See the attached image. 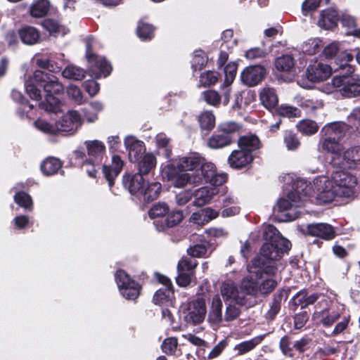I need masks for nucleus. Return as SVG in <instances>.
<instances>
[{"instance_id": "obj_1", "label": "nucleus", "mask_w": 360, "mask_h": 360, "mask_svg": "<svg viewBox=\"0 0 360 360\" xmlns=\"http://www.w3.org/2000/svg\"><path fill=\"white\" fill-rule=\"evenodd\" d=\"M356 178L343 170L333 172L330 178L321 175L314 179L311 184L312 194L321 202H330L336 198H350L354 195Z\"/></svg>"}, {"instance_id": "obj_2", "label": "nucleus", "mask_w": 360, "mask_h": 360, "mask_svg": "<svg viewBox=\"0 0 360 360\" xmlns=\"http://www.w3.org/2000/svg\"><path fill=\"white\" fill-rule=\"evenodd\" d=\"M41 86L46 93L45 101L39 107L45 111L58 113L61 111L62 103L57 96L63 93V85L53 75L41 70H36L25 82L27 94L32 99L39 100L41 91L36 85Z\"/></svg>"}, {"instance_id": "obj_3", "label": "nucleus", "mask_w": 360, "mask_h": 360, "mask_svg": "<svg viewBox=\"0 0 360 360\" xmlns=\"http://www.w3.org/2000/svg\"><path fill=\"white\" fill-rule=\"evenodd\" d=\"M263 237L266 240L260 255L254 259V264L262 263V268L269 274L276 271V261L291 248V243L283 238L273 225L267 224L263 228Z\"/></svg>"}, {"instance_id": "obj_4", "label": "nucleus", "mask_w": 360, "mask_h": 360, "mask_svg": "<svg viewBox=\"0 0 360 360\" xmlns=\"http://www.w3.org/2000/svg\"><path fill=\"white\" fill-rule=\"evenodd\" d=\"M202 159L198 154L179 159L176 165H168L164 173L169 180L173 182L174 187L182 188L186 185L197 186L202 182V176L199 174V168Z\"/></svg>"}, {"instance_id": "obj_5", "label": "nucleus", "mask_w": 360, "mask_h": 360, "mask_svg": "<svg viewBox=\"0 0 360 360\" xmlns=\"http://www.w3.org/2000/svg\"><path fill=\"white\" fill-rule=\"evenodd\" d=\"M262 266V263L254 264L253 260L252 265L248 266L250 275L243 278L242 286L248 295L267 294L276 286L277 282L273 278L276 272L274 274L266 272Z\"/></svg>"}, {"instance_id": "obj_6", "label": "nucleus", "mask_w": 360, "mask_h": 360, "mask_svg": "<svg viewBox=\"0 0 360 360\" xmlns=\"http://www.w3.org/2000/svg\"><path fill=\"white\" fill-rule=\"evenodd\" d=\"M331 84L335 91L344 97L360 96V77L354 72L353 67H348L347 72L335 76Z\"/></svg>"}, {"instance_id": "obj_7", "label": "nucleus", "mask_w": 360, "mask_h": 360, "mask_svg": "<svg viewBox=\"0 0 360 360\" xmlns=\"http://www.w3.org/2000/svg\"><path fill=\"white\" fill-rule=\"evenodd\" d=\"M84 146L89 160L84 162L82 169L90 177H95L105 155V145L103 141L94 139L86 141Z\"/></svg>"}, {"instance_id": "obj_8", "label": "nucleus", "mask_w": 360, "mask_h": 360, "mask_svg": "<svg viewBox=\"0 0 360 360\" xmlns=\"http://www.w3.org/2000/svg\"><path fill=\"white\" fill-rule=\"evenodd\" d=\"M205 301L202 298L182 304L180 313L183 319L188 324L198 325L203 322L206 314Z\"/></svg>"}, {"instance_id": "obj_9", "label": "nucleus", "mask_w": 360, "mask_h": 360, "mask_svg": "<svg viewBox=\"0 0 360 360\" xmlns=\"http://www.w3.org/2000/svg\"><path fill=\"white\" fill-rule=\"evenodd\" d=\"M307 201V195H302L298 191H291L286 198H280L277 206L279 212H288L287 216L290 220L298 217L295 209L303 206Z\"/></svg>"}, {"instance_id": "obj_10", "label": "nucleus", "mask_w": 360, "mask_h": 360, "mask_svg": "<svg viewBox=\"0 0 360 360\" xmlns=\"http://www.w3.org/2000/svg\"><path fill=\"white\" fill-rule=\"evenodd\" d=\"M115 281L120 293L127 300H134L140 293V285L122 270H118L115 274Z\"/></svg>"}, {"instance_id": "obj_11", "label": "nucleus", "mask_w": 360, "mask_h": 360, "mask_svg": "<svg viewBox=\"0 0 360 360\" xmlns=\"http://www.w3.org/2000/svg\"><path fill=\"white\" fill-rule=\"evenodd\" d=\"M344 311L345 307L343 304L336 301H332L328 308L320 311H315L313 314V319L324 326H330L340 317Z\"/></svg>"}, {"instance_id": "obj_12", "label": "nucleus", "mask_w": 360, "mask_h": 360, "mask_svg": "<svg viewBox=\"0 0 360 360\" xmlns=\"http://www.w3.org/2000/svg\"><path fill=\"white\" fill-rule=\"evenodd\" d=\"M197 264V262L191 258H182L179 262L177 265L178 275L176 278L178 285L186 287L191 283Z\"/></svg>"}, {"instance_id": "obj_13", "label": "nucleus", "mask_w": 360, "mask_h": 360, "mask_svg": "<svg viewBox=\"0 0 360 360\" xmlns=\"http://www.w3.org/2000/svg\"><path fill=\"white\" fill-rule=\"evenodd\" d=\"M221 294L225 301L238 305L245 304L246 290L241 285L239 289L234 283L226 282L221 286Z\"/></svg>"}, {"instance_id": "obj_14", "label": "nucleus", "mask_w": 360, "mask_h": 360, "mask_svg": "<svg viewBox=\"0 0 360 360\" xmlns=\"http://www.w3.org/2000/svg\"><path fill=\"white\" fill-rule=\"evenodd\" d=\"M85 41L86 46V58L89 62H95V68L96 70H92L93 75H95L96 77L101 76L107 77L110 75L112 70L110 65L105 59L101 58H98L91 53L92 38H86Z\"/></svg>"}, {"instance_id": "obj_15", "label": "nucleus", "mask_w": 360, "mask_h": 360, "mask_svg": "<svg viewBox=\"0 0 360 360\" xmlns=\"http://www.w3.org/2000/svg\"><path fill=\"white\" fill-rule=\"evenodd\" d=\"M199 174L202 176V180L205 179L212 186H220L226 181V176L224 174L217 173L214 165L212 162H205L204 158L199 168Z\"/></svg>"}, {"instance_id": "obj_16", "label": "nucleus", "mask_w": 360, "mask_h": 360, "mask_svg": "<svg viewBox=\"0 0 360 360\" xmlns=\"http://www.w3.org/2000/svg\"><path fill=\"white\" fill-rule=\"evenodd\" d=\"M266 73V69L263 66L250 65L243 70L240 79L247 86H254L262 81Z\"/></svg>"}, {"instance_id": "obj_17", "label": "nucleus", "mask_w": 360, "mask_h": 360, "mask_svg": "<svg viewBox=\"0 0 360 360\" xmlns=\"http://www.w3.org/2000/svg\"><path fill=\"white\" fill-rule=\"evenodd\" d=\"M332 73V68L324 63H314L310 65L306 72L309 81L320 82L327 79Z\"/></svg>"}, {"instance_id": "obj_18", "label": "nucleus", "mask_w": 360, "mask_h": 360, "mask_svg": "<svg viewBox=\"0 0 360 360\" xmlns=\"http://www.w3.org/2000/svg\"><path fill=\"white\" fill-rule=\"evenodd\" d=\"M58 131H75L82 124V118L76 110H69L56 122Z\"/></svg>"}, {"instance_id": "obj_19", "label": "nucleus", "mask_w": 360, "mask_h": 360, "mask_svg": "<svg viewBox=\"0 0 360 360\" xmlns=\"http://www.w3.org/2000/svg\"><path fill=\"white\" fill-rule=\"evenodd\" d=\"M335 165L343 169H360V146L345 151L340 162H335Z\"/></svg>"}, {"instance_id": "obj_20", "label": "nucleus", "mask_w": 360, "mask_h": 360, "mask_svg": "<svg viewBox=\"0 0 360 360\" xmlns=\"http://www.w3.org/2000/svg\"><path fill=\"white\" fill-rule=\"evenodd\" d=\"M124 146L128 151L130 162H136L140 155L145 153L146 146L143 141L133 136H128L124 139Z\"/></svg>"}, {"instance_id": "obj_21", "label": "nucleus", "mask_w": 360, "mask_h": 360, "mask_svg": "<svg viewBox=\"0 0 360 360\" xmlns=\"http://www.w3.org/2000/svg\"><path fill=\"white\" fill-rule=\"evenodd\" d=\"M253 157L250 151L238 149L232 151L228 158L229 165L234 169H240L252 162Z\"/></svg>"}, {"instance_id": "obj_22", "label": "nucleus", "mask_w": 360, "mask_h": 360, "mask_svg": "<svg viewBox=\"0 0 360 360\" xmlns=\"http://www.w3.org/2000/svg\"><path fill=\"white\" fill-rule=\"evenodd\" d=\"M124 166V161L117 155L112 157L110 165H103V172L109 186L114 184V179L119 175Z\"/></svg>"}, {"instance_id": "obj_23", "label": "nucleus", "mask_w": 360, "mask_h": 360, "mask_svg": "<svg viewBox=\"0 0 360 360\" xmlns=\"http://www.w3.org/2000/svg\"><path fill=\"white\" fill-rule=\"evenodd\" d=\"M218 186H204L197 189L193 193V205L201 207L209 203L213 197L219 193Z\"/></svg>"}, {"instance_id": "obj_24", "label": "nucleus", "mask_w": 360, "mask_h": 360, "mask_svg": "<svg viewBox=\"0 0 360 360\" xmlns=\"http://www.w3.org/2000/svg\"><path fill=\"white\" fill-rule=\"evenodd\" d=\"M123 184L130 193L133 195H141L144 188L146 182L143 178V174L137 173L135 174H128L124 176Z\"/></svg>"}, {"instance_id": "obj_25", "label": "nucleus", "mask_w": 360, "mask_h": 360, "mask_svg": "<svg viewBox=\"0 0 360 360\" xmlns=\"http://www.w3.org/2000/svg\"><path fill=\"white\" fill-rule=\"evenodd\" d=\"M275 66L278 71L288 75V79L292 80L296 74L295 60L290 55H283L275 61Z\"/></svg>"}, {"instance_id": "obj_26", "label": "nucleus", "mask_w": 360, "mask_h": 360, "mask_svg": "<svg viewBox=\"0 0 360 360\" xmlns=\"http://www.w3.org/2000/svg\"><path fill=\"white\" fill-rule=\"evenodd\" d=\"M307 232L311 236L330 240L335 236L333 228L328 224H313L307 227Z\"/></svg>"}, {"instance_id": "obj_27", "label": "nucleus", "mask_w": 360, "mask_h": 360, "mask_svg": "<svg viewBox=\"0 0 360 360\" xmlns=\"http://www.w3.org/2000/svg\"><path fill=\"white\" fill-rule=\"evenodd\" d=\"M321 148L323 150H326L332 154V162L335 165V162H340L342 157V146L336 141L335 137H328L325 139L321 143Z\"/></svg>"}, {"instance_id": "obj_28", "label": "nucleus", "mask_w": 360, "mask_h": 360, "mask_svg": "<svg viewBox=\"0 0 360 360\" xmlns=\"http://www.w3.org/2000/svg\"><path fill=\"white\" fill-rule=\"evenodd\" d=\"M233 139L230 135L221 132L213 134L207 141V146L211 149H219L230 146Z\"/></svg>"}, {"instance_id": "obj_29", "label": "nucleus", "mask_w": 360, "mask_h": 360, "mask_svg": "<svg viewBox=\"0 0 360 360\" xmlns=\"http://www.w3.org/2000/svg\"><path fill=\"white\" fill-rule=\"evenodd\" d=\"M338 20L337 11L329 8L322 11L318 24L326 30L333 29L336 26Z\"/></svg>"}, {"instance_id": "obj_30", "label": "nucleus", "mask_w": 360, "mask_h": 360, "mask_svg": "<svg viewBox=\"0 0 360 360\" xmlns=\"http://www.w3.org/2000/svg\"><path fill=\"white\" fill-rule=\"evenodd\" d=\"M21 41L27 45H33L39 41V32L34 27L26 26L18 31Z\"/></svg>"}, {"instance_id": "obj_31", "label": "nucleus", "mask_w": 360, "mask_h": 360, "mask_svg": "<svg viewBox=\"0 0 360 360\" xmlns=\"http://www.w3.org/2000/svg\"><path fill=\"white\" fill-rule=\"evenodd\" d=\"M260 101L267 109L274 108L278 102V96L274 89L265 86L259 94Z\"/></svg>"}, {"instance_id": "obj_32", "label": "nucleus", "mask_w": 360, "mask_h": 360, "mask_svg": "<svg viewBox=\"0 0 360 360\" xmlns=\"http://www.w3.org/2000/svg\"><path fill=\"white\" fill-rule=\"evenodd\" d=\"M222 302L219 295H215L212 299L208 320L212 323H219L222 320Z\"/></svg>"}, {"instance_id": "obj_33", "label": "nucleus", "mask_w": 360, "mask_h": 360, "mask_svg": "<svg viewBox=\"0 0 360 360\" xmlns=\"http://www.w3.org/2000/svg\"><path fill=\"white\" fill-rule=\"evenodd\" d=\"M157 165L155 155L152 153L145 154L138 162L139 173L145 175L154 169Z\"/></svg>"}, {"instance_id": "obj_34", "label": "nucleus", "mask_w": 360, "mask_h": 360, "mask_svg": "<svg viewBox=\"0 0 360 360\" xmlns=\"http://www.w3.org/2000/svg\"><path fill=\"white\" fill-rule=\"evenodd\" d=\"M295 102L301 108L309 111H314L323 107V101L316 97L304 98L300 95H297L294 98Z\"/></svg>"}, {"instance_id": "obj_35", "label": "nucleus", "mask_w": 360, "mask_h": 360, "mask_svg": "<svg viewBox=\"0 0 360 360\" xmlns=\"http://www.w3.org/2000/svg\"><path fill=\"white\" fill-rule=\"evenodd\" d=\"M347 125L342 122H333L326 124L321 130L325 136L340 139L347 130Z\"/></svg>"}, {"instance_id": "obj_36", "label": "nucleus", "mask_w": 360, "mask_h": 360, "mask_svg": "<svg viewBox=\"0 0 360 360\" xmlns=\"http://www.w3.org/2000/svg\"><path fill=\"white\" fill-rule=\"evenodd\" d=\"M62 162L58 158L49 157L41 164V170L46 176H51L58 172L61 168Z\"/></svg>"}, {"instance_id": "obj_37", "label": "nucleus", "mask_w": 360, "mask_h": 360, "mask_svg": "<svg viewBox=\"0 0 360 360\" xmlns=\"http://www.w3.org/2000/svg\"><path fill=\"white\" fill-rule=\"evenodd\" d=\"M265 335H261L252 338L250 340L245 341L236 345L234 350L237 352L238 355L244 354L252 350L256 346L259 345L264 340Z\"/></svg>"}, {"instance_id": "obj_38", "label": "nucleus", "mask_w": 360, "mask_h": 360, "mask_svg": "<svg viewBox=\"0 0 360 360\" xmlns=\"http://www.w3.org/2000/svg\"><path fill=\"white\" fill-rule=\"evenodd\" d=\"M319 298L317 293L308 295L305 290H301L297 292L292 298L294 304L300 306L301 308H305L309 304H314Z\"/></svg>"}, {"instance_id": "obj_39", "label": "nucleus", "mask_w": 360, "mask_h": 360, "mask_svg": "<svg viewBox=\"0 0 360 360\" xmlns=\"http://www.w3.org/2000/svg\"><path fill=\"white\" fill-rule=\"evenodd\" d=\"M160 191L161 184L159 182L153 181L146 183L141 195L143 196L144 200L151 201L158 198Z\"/></svg>"}, {"instance_id": "obj_40", "label": "nucleus", "mask_w": 360, "mask_h": 360, "mask_svg": "<svg viewBox=\"0 0 360 360\" xmlns=\"http://www.w3.org/2000/svg\"><path fill=\"white\" fill-rule=\"evenodd\" d=\"M49 7L48 0H37L30 6V15L34 18H42L48 13Z\"/></svg>"}, {"instance_id": "obj_41", "label": "nucleus", "mask_w": 360, "mask_h": 360, "mask_svg": "<svg viewBox=\"0 0 360 360\" xmlns=\"http://www.w3.org/2000/svg\"><path fill=\"white\" fill-rule=\"evenodd\" d=\"M238 147L252 153V151L259 148V140L254 135L243 136L238 140Z\"/></svg>"}, {"instance_id": "obj_42", "label": "nucleus", "mask_w": 360, "mask_h": 360, "mask_svg": "<svg viewBox=\"0 0 360 360\" xmlns=\"http://www.w3.org/2000/svg\"><path fill=\"white\" fill-rule=\"evenodd\" d=\"M173 290L172 288H160L153 296V302L155 304H172Z\"/></svg>"}, {"instance_id": "obj_43", "label": "nucleus", "mask_w": 360, "mask_h": 360, "mask_svg": "<svg viewBox=\"0 0 360 360\" xmlns=\"http://www.w3.org/2000/svg\"><path fill=\"white\" fill-rule=\"evenodd\" d=\"M62 74L65 78L73 80H81L84 77L86 72L79 67L70 65L64 69Z\"/></svg>"}, {"instance_id": "obj_44", "label": "nucleus", "mask_w": 360, "mask_h": 360, "mask_svg": "<svg viewBox=\"0 0 360 360\" xmlns=\"http://www.w3.org/2000/svg\"><path fill=\"white\" fill-rule=\"evenodd\" d=\"M198 122L202 129L210 131L215 125V117L210 111H204L198 116Z\"/></svg>"}, {"instance_id": "obj_45", "label": "nucleus", "mask_w": 360, "mask_h": 360, "mask_svg": "<svg viewBox=\"0 0 360 360\" xmlns=\"http://www.w3.org/2000/svg\"><path fill=\"white\" fill-rule=\"evenodd\" d=\"M14 201L25 210L31 211L33 208V202L31 196L23 191L16 192L14 195Z\"/></svg>"}, {"instance_id": "obj_46", "label": "nucleus", "mask_w": 360, "mask_h": 360, "mask_svg": "<svg viewBox=\"0 0 360 360\" xmlns=\"http://www.w3.org/2000/svg\"><path fill=\"white\" fill-rule=\"evenodd\" d=\"M297 127L298 130L306 135L315 134L319 129L317 124L311 120H303L298 122Z\"/></svg>"}, {"instance_id": "obj_47", "label": "nucleus", "mask_w": 360, "mask_h": 360, "mask_svg": "<svg viewBox=\"0 0 360 360\" xmlns=\"http://www.w3.org/2000/svg\"><path fill=\"white\" fill-rule=\"evenodd\" d=\"M34 126L37 129L46 134H56L58 132L56 123L51 124L43 119L37 120L34 122Z\"/></svg>"}, {"instance_id": "obj_48", "label": "nucleus", "mask_w": 360, "mask_h": 360, "mask_svg": "<svg viewBox=\"0 0 360 360\" xmlns=\"http://www.w3.org/2000/svg\"><path fill=\"white\" fill-rule=\"evenodd\" d=\"M353 55L351 53L347 51L342 52L335 61L338 67L334 68L335 71L342 70L347 72L348 67H352L349 63L353 60Z\"/></svg>"}, {"instance_id": "obj_49", "label": "nucleus", "mask_w": 360, "mask_h": 360, "mask_svg": "<svg viewBox=\"0 0 360 360\" xmlns=\"http://www.w3.org/2000/svg\"><path fill=\"white\" fill-rule=\"evenodd\" d=\"M321 47V41L319 39H309L302 45V50L303 52L313 55L319 51Z\"/></svg>"}, {"instance_id": "obj_50", "label": "nucleus", "mask_w": 360, "mask_h": 360, "mask_svg": "<svg viewBox=\"0 0 360 360\" xmlns=\"http://www.w3.org/2000/svg\"><path fill=\"white\" fill-rule=\"evenodd\" d=\"M278 115L288 118L299 117L301 116V111L292 105H281L276 109Z\"/></svg>"}, {"instance_id": "obj_51", "label": "nucleus", "mask_w": 360, "mask_h": 360, "mask_svg": "<svg viewBox=\"0 0 360 360\" xmlns=\"http://www.w3.org/2000/svg\"><path fill=\"white\" fill-rule=\"evenodd\" d=\"M153 30L151 25L143 22H139L136 29L137 34L142 40L150 39L153 37Z\"/></svg>"}, {"instance_id": "obj_52", "label": "nucleus", "mask_w": 360, "mask_h": 360, "mask_svg": "<svg viewBox=\"0 0 360 360\" xmlns=\"http://www.w3.org/2000/svg\"><path fill=\"white\" fill-rule=\"evenodd\" d=\"M169 207L166 203L159 202L154 205L148 211V215L151 219L164 217L169 213Z\"/></svg>"}, {"instance_id": "obj_53", "label": "nucleus", "mask_w": 360, "mask_h": 360, "mask_svg": "<svg viewBox=\"0 0 360 360\" xmlns=\"http://www.w3.org/2000/svg\"><path fill=\"white\" fill-rule=\"evenodd\" d=\"M237 64L235 63H229L224 68L225 79L224 86H229L233 82L237 72Z\"/></svg>"}, {"instance_id": "obj_54", "label": "nucleus", "mask_w": 360, "mask_h": 360, "mask_svg": "<svg viewBox=\"0 0 360 360\" xmlns=\"http://www.w3.org/2000/svg\"><path fill=\"white\" fill-rule=\"evenodd\" d=\"M207 58L204 51L198 50L194 52L192 60V68L196 70L202 69L207 63Z\"/></svg>"}, {"instance_id": "obj_55", "label": "nucleus", "mask_w": 360, "mask_h": 360, "mask_svg": "<svg viewBox=\"0 0 360 360\" xmlns=\"http://www.w3.org/2000/svg\"><path fill=\"white\" fill-rule=\"evenodd\" d=\"M240 129V126L234 122H224L218 126L219 132H221L224 134L230 135L231 137L232 134L238 132Z\"/></svg>"}, {"instance_id": "obj_56", "label": "nucleus", "mask_w": 360, "mask_h": 360, "mask_svg": "<svg viewBox=\"0 0 360 360\" xmlns=\"http://www.w3.org/2000/svg\"><path fill=\"white\" fill-rule=\"evenodd\" d=\"M156 144L159 150L162 149V154L166 158L171 156V148L169 146V139L162 134H159L155 138Z\"/></svg>"}, {"instance_id": "obj_57", "label": "nucleus", "mask_w": 360, "mask_h": 360, "mask_svg": "<svg viewBox=\"0 0 360 360\" xmlns=\"http://www.w3.org/2000/svg\"><path fill=\"white\" fill-rule=\"evenodd\" d=\"M283 140L288 150H295L300 145V142L297 136L291 131L285 132Z\"/></svg>"}, {"instance_id": "obj_58", "label": "nucleus", "mask_w": 360, "mask_h": 360, "mask_svg": "<svg viewBox=\"0 0 360 360\" xmlns=\"http://www.w3.org/2000/svg\"><path fill=\"white\" fill-rule=\"evenodd\" d=\"M205 101L211 105L217 106L220 103L221 96L214 90H207L202 93Z\"/></svg>"}, {"instance_id": "obj_59", "label": "nucleus", "mask_w": 360, "mask_h": 360, "mask_svg": "<svg viewBox=\"0 0 360 360\" xmlns=\"http://www.w3.org/2000/svg\"><path fill=\"white\" fill-rule=\"evenodd\" d=\"M218 77L219 75L217 72L207 71L201 74L199 82L202 86H210L218 81Z\"/></svg>"}, {"instance_id": "obj_60", "label": "nucleus", "mask_w": 360, "mask_h": 360, "mask_svg": "<svg viewBox=\"0 0 360 360\" xmlns=\"http://www.w3.org/2000/svg\"><path fill=\"white\" fill-rule=\"evenodd\" d=\"M67 94L68 96L76 103L82 104L84 103V98L80 89L75 86L71 85L67 89Z\"/></svg>"}, {"instance_id": "obj_61", "label": "nucleus", "mask_w": 360, "mask_h": 360, "mask_svg": "<svg viewBox=\"0 0 360 360\" xmlns=\"http://www.w3.org/2000/svg\"><path fill=\"white\" fill-rule=\"evenodd\" d=\"M183 219V214L181 211H172L168 213V216L165 220V224L168 227H172L178 224Z\"/></svg>"}, {"instance_id": "obj_62", "label": "nucleus", "mask_w": 360, "mask_h": 360, "mask_svg": "<svg viewBox=\"0 0 360 360\" xmlns=\"http://www.w3.org/2000/svg\"><path fill=\"white\" fill-rule=\"evenodd\" d=\"M268 54L266 50L255 47L248 50L245 53V57L248 60H255L264 58Z\"/></svg>"}, {"instance_id": "obj_63", "label": "nucleus", "mask_w": 360, "mask_h": 360, "mask_svg": "<svg viewBox=\"0 0 360 360\" xmlns=\"http://www.w3.org/2000/svg\"><path fill=\"white\" fill-rule=\"evenodd\" d=\"M240 314V309L238 307L229 303L226 308L224 320L226 321H231L236 319Z\"/></svg>"}, {"instance_id": "obj_64", "label": "nucleus", "mask_w": 360, "mask_h": 360, "mask_svg": "<svg viewBox=\"0 0 360 360\" xmlns=\"http://www.w3.org/2000/svg\"><path fill=\"white\" fill-rule=\"evenodd\" d=\"M188 253L195 257H204L207 254V248L205 245L197 244L188 248Z\"/></svg>"}]
</instances>
